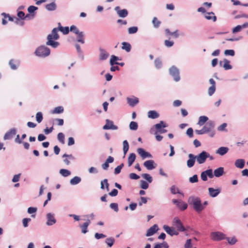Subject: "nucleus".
Listing matches in <instances>:
<instances>
[{
    "label": "nucleus",
    "mask_w": 248,
    "mask_h": 248,
    "mask_svg": "<svg viewBox=\"0 0 248 248\" xmlns=\"http://www.w3.org/2000/svg\"><path fill=\"white\" fill-rule=\"evenodd\" d=\"M137 151L138 154L143 159H145L147 157L151 158L152 157L150 153L145 151L142 148H139Z\"/></svg>",
    "instance_id": "15"
},
{
    "label": "nucleus",
    "mask_w": 248,
    "mask_h": 248,
    "mask_svg": "<svg viewBox=\"0 0 248 248\" xmlns=\"http://www.w3.org/2000/svg\"><path fill=\"white\" fill-rule=\"evenodd\" d=\"M56 5L54 2H51L46 5V8L48 11H53L56 9Z\"/></svg>",
    "instance_id": "38"
},
{
    "label": "nucleus",
    "mask_w": 248,
    "mask_h": 248,
    "mask_svg": "<svg viewBox=\"0 0 248 248\" xmlns=\"http://www.w3.org/2000/svg\"><path fill=\"white\" fill-rule=\"evenodd\" d=\"M106 124L103 126V129L117 130L118 126L113 124V122L108 119L106 120Z\"/></svg>",
    "instance_id": "10"
},
{
    "label": "nucleus",
    "mask_w": 248,
    "mask_h": 248,
    "mask_svg": "<svg viewBox=\"0 0 248 248\" xmlns=\"http://www.w3.org/2000/svg\"><path fill=\"white\" fill-rule=\"evenodd\" d=\"M77 41L83 44L85 43L84 41V33L83 31H79L78 33L76 34Z\"/></svg>",
    "instance_id": "25"
},
{
    "label": "nucleus",
    "mask_w": 248,
    "mask_h": 248,
    "mask_svg": "<svg viewBox=\"0 0 248 248\" xmlns=\"http://www.w3.org/2000/svg\"><path fill=\"white\" fill-rule=\"evenodd\" d=\"M209 193L211 197H215L217 196L220 192L219 189H214L212 187H209L208 188Z\"/></svg>",
    "instance_id": "23"
},
{
    "label": "nucleus",
    "mask_w": 248,
    "mask_h": 248,
    "mask_svg": "<svg viewBox=\"0 0 248 248\" xmlns=\"http://www.w3.org/2000/svg\"><path fill=\"white\" fill-rule=\"evenodd\" d=\"M122 46V49L125 50L126 52H129L131 50V45L127 42H123Z\"/></svg>",
    "instance_id": "35"
},
{
    "label": "nucleus",
    "mask_w": 248,
    "mask_h": 248,
    "mask_svg": "<svg viewBox=\"0 0 248 248\" xmlns=\"http://www.w3.org/2000/svg\"><path fill=\"white\" fill-rule=\"evenodd\" d=\"M149 185L148 184L144 181H141V184H140V187L143 189H146L148 188Z\"/></svg>",
    "instance_id": "57"
},
{
    "label": "nucleus",
    "mask_w": 248,
    "mask_h": 248,
    "mask_svg": "<svg viewBox=\"0 0 248 248\" xmlns=\"http://www.w3.org/2000/svg\"><path fill=\"white\" fill-rule=\"evenodd\" d=\"M31 220L30 218H24L22 220V223L23 226L24 227H27L28 226V222Z\"/></svg>",
    "instance_id": "61"
},
{
    "label": "nucleus",
    "mask_w": 248,
    "mask_h": 248,
    "mask_svg": "<svg viewBox=\"0 0 248 248\" xmlns=\"http://www.w3.org/2000/svg\"><path fill=\"white\" fill-rule=\"evenodd\" d=\"M138 31V28L137 27H130L128 29V31L129 34H133L137 32Z\"/></svg>",
    "instance_id": "52"
},
{
    "label": "nucleus",
    "mask_w": 248,
    "mask_h": 248,
    "mask_svg": "<svg viewBox=\"0 0 248 248\" xmlns=\"http://www.w3.org/2000/svg\"><path fill=\"white\" fill-rule=\"evenodd\" d=\"M124 167V164L122 163L119 166H118L114 170V174H118L120 173L122 169Z\"/></svg>",
    "instance_id": "49"
},
{
    "label": "nucleus",
    "mask_w": 248,
    "mask_h": 248,
    "mask_svg": "<svg viewBox=\"0 0 248 248\" xmlns=\"http://www.w3.org/2000/svg\"><path fill=\"white\" fill-rule=\"evenodd\" d=\"M163 229L165 232L171 236L177 235L179 233L177 231H175L173 228H171L167 225L163 226Z\"/></svg>",
    "instance_id": "12"
},
{
    "label": "nucleus",
    "mask_w": 248,
    "mask_h": 248,
    "mask_svg": "<svg viewBox=\"0 0 248 248\" xmlns=\"http://www.w3.org/2000/svg\"><path fill=\"white\" fill-rule=\"evenodd\" d=\"M129 178L131 179L137 180L140 178V176L134 173H131L129 174Z\"/></svg>",
    "instance_id": "63"
},
{
    "label": "nucleus",
    "mask_w": 248,
    "mask_h": 248,
    "mask_svg": "<svg viewBox=\"0 0 248 248\" xmlns=\"http://www.w3.org/2000/svg\"><path fill=\"white\" fill-rule=\"evenodd\" d=\"M155 126L158 132L160 133L167 132V130L162 129V128H165L167 126L163 121H160L159 123L155 124Z\"/></svg>",
    "instance_id": "11"
},
{
    "label": "nucleus",
    "mask_w": 248,
    "mask_h": 248,
    "mask_svg": "<svg viewBox=\"0 0 248 248\" xmlns=\"http://www.w3.org/2000/svg\"><path fill=\"white\" fill-rule=\"evenodd\" d=\"M223 172V168L219 167L214 170V175L216 177H219L222 175Z\"/></svg>",
    "instance_id": "30"
},
{
    "label": "nucleus",
    "mask_w": 248,
    "mask_h": 248,
    "mask_svg": "<svg viewBox=\"0 0 248 248\" xmlns=\"http://www.w3.org/2000/svg\"><path fill=\"white\" fill-rule=\"evenodd\" d=\"M210 237L211 239L214 241H220L226 238L225 234L220 232H211Z\"/></svg>",
    "instance_id": "5"
},
{
    "label": "nucleus",
    "mask_w": 248,
    "mask_h": 248,
    "mask_svg": "<svg viewBox=\"0 0 248 248\" xmlns=\"http://www.w3.org/2000/svg\"><path fill=\"white\" fill-rule=\"evenodd\" d=\"M135 159L136 155L134 153L130 154L128 158V165L129 167L132 165L133 162L135 161Z\"/></svg>",
    "instance_id": "33"
},
{
    "label": "nucleus",
    "mask_w": 248,
    "mask_h": 248,
    "mask_svg": "<svg viewBox=\"0 0 248 248\" xmlns=\"http://www.w3.org/2000/svg\"><path fill=\"white\" fill-rule=\"evenodd\" d=\"M60 173L64 177H67L69 176L71 172L69 170L66 169H61L60 170Z\"/></svg>",
    "instance_id": "44"
},
{
    "label": "nucleus",
    "mask_w": 248,
    "mask_h": 248,
    "mask_svg": "<svg viewBox=\"0 0 248 248\" xmlns=\"http://www.w3.org/2000/svg\"><path fill=\"white\" fill-rule=\"evenodd\" d=\"M191 247V239H187L185 244V248H190Z\"/></svg>",
    "instance_id": "64"
},
{
    "label": "nucleus",
    "mask_w": 248,
    "mask_h": 248,
    "mask_svg": "<svg viewBox=\"0 0 248 248\" xmlns=\"http://www.w3.org/2000/svg\"><path fill=\"white\" fill-rule=\"evenodd\" d=\"M110 207L113 209L115 212L118 211V207L117 203H112L110 204Z\"/></svg>",
    "instance_id": "62"
},
{
    "label": "nucleus",
    "mask_w": 248,
    "mask_h": 248,
    "mask_svg": "<svg viewBox=\"0 0 248 248\" xmlns=\"http://www.w3.org/2000/svg\"><path fill=\"white\" fill-rule=\"evenodd\" d=\"M188 202L189 204L193 206L194 209L198 213L202 212L204 209V206L198 197H190L188 200Z\"/></svg>",
    "instance_id": "2"
},
{
    "label": "nucleus",
    "mask_w": 248,
    "mask_h": 248,
    "mask_svg": "<svg viewBox=\"0 0 248 248\" xmlns=\"http://www.w3.org/2000/svg\"><path fill=\"white\" fill-rule=\"evenodd\" d=\"M172 202L182 211L186 210L187 207V204L181 200L173 199L172 200Z\"/></svg>",
    "instance_id": "9"
},
{
    "label": "nucleus",
    "mask_w": 248,
    "mask_h": 248,
    "mask_svg": "<svg viewBox=\"0 0 248 248\" xmlns=\"http://www.w3.org/2000/svg\"><path fill=\"white\" fill-rule=\"evenodd\" d=\"M117 14L120 17H125L128 15V12L126 9L120 10L117 11Z\"/></svg>",
    "instance_id": "36"
},
{
    "label": "nucleus",
    "mask_w": 248,
    "mask_h": 248,
    "mask_svg": "<svg viewBox=\"0 0 248 248\" xmlns=\"http://www.w3.org/2000/svg\"><path fill=\"white\" fill-rule=\"evenodd\" d=\"M204 17L207 20H212L214 22L217 20V17L215 16L213 12L207 13L205 16Z\"/></svg>",
    "instance_id": "27"
},
{
    "label": "nucleus",
    "mask_w": 248,
    "mask_h": 248,
    "mask_svg": "<svg viewBox=\"0 0 248 248\" xmlns=\"http://www.w3.org/2000/svg\"><path fill=\"white\" fill-rule=\"evenodd\" d=\"M219 64L226 70L231 69L232 68V66L230 64L229 61L226 59H224L223 61H220Z\"/></svg>",
    "instance_id": "17"
},
{
    "label": "nucleus",
    "mask_w": 248,
    "mask_h": 248,
    "mask_svg": "<svg viewBox=\"0 0 248 248\" xmlns=\"http://www.w3.org/2000/svg\"><path fill=\"white\" fill-rule=\"evenodd\" d=\"M199 164H202L205 162L207 158L210 157V155L205 151H202L198 155L195 156Z\"/></svg>",
    "instance_id": "7"
},
{
    "label": "nucleus",
    "mask_w": 248,
    "mask_h": 248,
    "mask_svg": "<svg viewBox=\"0 0 248 248\" xmlns=\"http://www.w3.org/2000/svg\"><path fill=\"white\" fill-rule=\"evenodd\" d=\"M17 16L18 17L21 18V19H32L34 17V14H33V15H30V14H27L26 16H25V14L22 11H19L17 13Z\"/></svg>",
    "instance_id": "21"
},
{
    "label": "nucleus",
    "mask_w": 248,
    "mask_h": 248,
    "mask_svg": "<svg viewBox=\"0 0 248 248\" xmlns=\"http://www.w3.org/2000/svg\"><path fill=\"white\" fill-rule=\"evenodd\" d=\"M245 165V161L242 159H239L235 161V166L238 168L242 169Z\"/></svg>",
    "instance_id": "29"
},
{
    "label": "nucleus",
    "mask_w": 248,
    "mask_h": 248,
    "mask_svg": "<svg viewBox=\"0 0 248 248\" xmlns=\"http://www.w3.org/2000/svg\"><path fill=\"white\" fill-rule=\"evenodd\" d=\"M9 65L11 69L15 70L19 65V62L18 61H15L14 60H11L9 62Z\"/></svg>",
    "instance_id": "34"
},
{
    "label": "nucleus",
    "mask_w": 248,
    "mask_h": 248,
    "mask_svg": "<svg viewBox=\"0 0 248 248\" xmlns=\"http://www.w3.org/2000/svg\"><path fill=\"white\" fill-rule=\"evenodd\" d=\"M50 52L49 48L45 46H41L36 49L35 53L39 57H45L48 56Z\"/></svg>",
    "instance_id": "4"
},
{
    "label": "nucleus",
    "mask_w": 248,
    "mask_h": 248,
    "mask_svg": "<svg viewBox=\"0 0 248 248\" xmlns=\"http://www.w3.org/2000/svg\"><path fill=\"white\" fill-rule=\"evenodd\" d=\"M16 130L15 128H12L9 131L5 133L3 139L5 140L12 139L14 136L16 134Z\"/></svg>",
    "instance_id": "14"
},
{
    "label": "nucleus",
    "mask_w": 248,
    "mask_h": 248,
    "mask_svg": "<svg viewBox=\"0 0 248 248\" xmlns=\"http://www.w3.org/2000/svg\"><path fill=\"white\" fill-rule=\"evenodd\" d=\"M99 60L103 61L106 60L109 56V54L105 49L99 48Z\"/></svg>",
    "instance_id": "16"
},
{
    "label": "nucleus",
    "mask_w": 248,
    "mask_h": 248,
    "mask_svg": "<svg viewBox=\"0 0 248 248\" xmlns=\"http://www.w3.org/2000/svg\"><path fill=\"white\" fill-rule=\"evenodd\" d=\"M118 60V57L114 55H112L110 60V64L111 65H113L114 64H119V63L116 62V61Z\"/></svg>",
    "instance_id": "43"
},
{
    "label": "nucleus",
    "mask_w": 248,
    "mask_h": 248,
    "mask_svg": "<svg viewBox=\"0 0 248 248\" xmlns=\"http://www.w3.org/2000/svg\"><path fill=\"white\" fill-rule=\"evenodd\" d=\"M215 123L214 121H209L203 126V128L205 133H209V136L211 137L215 135Z\"/></svg>",
    "instance_id": "3"
},
{
    "label": "nucleus",
    "mask_w": 248,
    "mask_h": 248,
    "mask_svg": "<svg viewBox=\"0 0 248 248\" xmlns=\"http://www.w3.org/2000/svg\"><path fill=\"white\" fill-rule=\"evenodd\" d=\"M61 31L64 34H67L69 32L68 27H63L59 26L58 28H54L51 33L47 35V42L46 45L50 46L53 48H56L59 46V43L55 41L59 38V35L58 33V31Z\"/></svg>",
    "instance_id": "1"
},
{
    "label": "nucleus",
    "mask_w": 248,
    "mask_h": 248,
    "mask_svg": "<svg viewBox=\"0 0 248 248\" xmlns=\"http://www.w3.org/2000/svg\"><path fill=\"white\" fill-rule=\"evenodd\" d=\"M58 140L62 144L64 143V136L63 133H59L58 134Z\"/></svg>",
    "instance_id": "51"
},
{
    "label": "nucleus",
    "mask_w": 248,
    "mask_h": 248,
    "mask_svg": "<svg viewBox=\"0 0 248 248\" xmlns=\"http://www.w3.org/2000/svg\"><path fill=\"white\" fill-rule=\"evenodd\" d=\"M246 27V25L245 24L243 25L242 26L241 25H237L235 28H234L232 30V32L233 33H236L237 32L240 31L242 28H245Z\"/></svg>",
    "instance_id": "46"
},
{
    "label": "nucleus",
    "mask_w": 248,
    "mask_h": 248,
    "mask_svg": "<svg viewBox=\"0 0 248 248\" xmlns=\"http://www.w3.org/2000/svg\"><path fill=\"white\" fill-rule=\"evenodd\" d=\"M152 23L155 28H158L161 23L160 21L156 17H154Z\"/></svg>",
    "instance_id": "48"
},
{
    "label": "nucleus",
    "mask_w": 248,
    "mask_h": 248,
    "mask_svg": "<svg viewBox=\"0 0 248 248\" xmlns=\"http://www.w3.org/2000/svg\"><path fill=\"white\" fill-rule=\"evenodd\" d=\"M172 225L180 232H184L186 229L181 220L177 217H175L172 220Z\"/></svg>",
    "instance_id": "6"
},
{
    "label": "nucleus",
    "mask_w": 248,
    "mask_h": 248,
    "mask_svg": "<svg viewBox=\"0 0 248 248\" xmlns=\"http://www.w3.org/2000/svg\"><path fill=\"white\" fill-rule=\"evenodd\" d=\"M38 8L34 6H30L28 8V11L31 14L30 15H32L31 14L33 13Z\"/></svg>",
    "instance_id": "55"
},
{
    "label": "nucleus",
    "mask_w": 248,
    "mask_h": 248,
    "mask_svg": "<svg viewBox=\"0 0 248 248\" xmlns=\"http://www.w3.org/2000/svg\"><path fill=\"white\" fill-rule=\"evenodd\" d=\"M106 244L109 247H111L112 246V245H113L114 242H115V239L113 237H109V238H108L106 239V241H105Z\"/></svg>",
    "instance_id": "41"
},
{
    "label": "nucleus",
    "mask_w": 248,
    "mask_h": 248,
    "mask_svg": "<svg viewBox=\"0 0 248 248\" xmlns=\"http://www.w3.org/2000/svg\"><path fill=\"white\" fill-rule=\"evenodd\" d=\"M90 223V220H88L86 222L80 226L81 228V232L83 233H86L88 232L87 228Z\"/></svg>",
    "instance_id": "31"
},
{
    "label": "nucleus",
    "mask_w": 248,
    "mask_h": 248,
    "mask_svg": "<svg viewBox=\"0 0 248 248\" xmlns=\"http://www.w3.org/2000/svg\"><path fill=\"white\" fill-rule=\"evenodd\" d=\"M209 82L212 85L208 90V93L210 96H211L214 94L216 91V82L213 78L209 79Z\"/></svg>",
    "instance_id": "13"
},
{
    "label": "nucleus",
    "mask_w": 248,
    "mask_h": 248,
    "mask_svg": "<svg viewBox=\"0 0 248 248\" xmlns=\"http://www.w3.org/2000/svg\"><path fill=\"white\" fill-rule=\"evenodd\" d=\"M189 159L187 161V166L189 168H191L194 165L196 156L192 154L188 155Z\"/></svg>",
    "instance_id": "20"
},
{
    "label": "nucleus",
    "mask_w": 248,
    "mask_h": 248,
    "mask_svg": "<svg viewBox=\"0 0 248 248\" xmlns=\"http://www.w3.org/2000/svg\"><path fill=\"white\" fill-rule=\"evenodd\" d=\"M224 54L226 55H230L233 56L234 55V51L233 50L227 49L225 51Z\"/></svg>",
    "instance_id": "58"
},
{
    "label": "nucleus",
    "mask_w": 248,
    "mask_h": 248,
    "mask_svg": "<svg viewBox=\"0 0 248 248\" xmlns=\"http://www.w3.org/2000/svg\"><path fill=\"white\" fill-rule=\"evenodd\" d=\"M225 239L228 241V242L231 245H234L237 242V239L235 237H232V238L226 237Z\"/></svg>",
    "instance_id": "47"
},
{
    "label": "nucleus",
    "mask_w": 248,
    "mask_h": 248,
    "mask_svg": "<svg viewBox=\"0 0 248 248\" xmlns=\"http://www.w3.org/2000/svg\"><path fill=\"white\" fill-rule=\"evenodd\" d=\"M63 108L62 106H59L56 107L52 111V113L53 114H60L63 112Z\"/></svg>",
    "instance_id": "37"
},
{
    "label": "nucleus",
    "mask_w": 248,
    "mask_h": 248,
    "mask_svg": "<svg viewBox=\"0 0 248 248\" xmlns=\"http://www.w3.org/2000/svg\"><path fill=\"white\" fill-rule=\"evenodd\" d=\"M169 71L170 75L173 77L175 81H178L180 80L179 72L176 67L172 66L170 68Z\"/></svg>",
    "instance_id": "8"
},
{
    "label": "nucleus",
    "mask_w": 248,
    "mask_h": 248,
    "mask_svg": "<svg viewBox=\"0 0 248 248\" xmlns=\"http://www.w3.org/2000/svg\"><path fill=\"white\" fill-rule=\"evenodd\" d=\"M138 125L137 123L132 121L130 123L129 128L131 130H136L138 129Z\"/></svg>",
    "instance_id": "45"
},
{
    "label": "nucleus",
    "mask_w": 248,
    "mask_h": 248,
    "mask_svg": "<svg viewBox=\"0 0 248 248\" xmlns=\"http://www.w3.org/2000/svg\"><path fill=\"white\" fill-rule=\"evenodd\" d=\"M158 230V226L157 225L155 224L150 227L147 231L146 236H150L155 233Z\"/></svg>",
    "instance_id": "18"
},
{
    "label": "nucleus",
    "mask_w": 248,
    "mask_h": 248,
    "mask_svg": "<svg viewBox=\"0 0 248 248\" xmlns=\"http://www.w3.org/2000/svg\"><path fill=\"white\" fill-rule=\"evenodd\" d=\"M155 66L157 68H160L162 66V62L160 59H156L155 61Z\"/></svg>",
    "instance_id": "53"
},
{
    "label": "nucleus",
    "mask_w": 248,
    "mask_h": 248,
    "mask_svg": "<svg viewBox=\"0 0 248 248\" xmlns=\"http://www.w3.org/2000/svg\"><path fill=\"white\" fill-rule=\"evenodd\" d=\"M47 221L46 222V224L49 226L52 225L56 222L54 216L51 213H48L47 214Z\"/></svg>",
    "instance_id": "22"
},
{
    "label": "nucleus",
    "mask_w": 248,
    "mask_h": 248,
    "mask_svg": "<svg viewBox=\"0 0 248 248\" xmlns=\"http://www.w3.org/2000/svg\"><path fill=\"white\" fill-rule=\"evenodd\" d=\"M36 121L38 123H40L43 119V114H42V113L41 112H38L36 114Z\"/></svg>",
    "instance_id": "42"
},
{
    "label": "nucleus",
    "mask_w": 248,
    "mask_h": 248,
    "mask_svg": "<svg viewBox=\"0 0 248 248\" xmlns=\"http://www.w3.org/2000/svg\"><path fill=\"white\" fill-rule=\"evenodd\" d=\"M142 177L147 180L149 183H151L152 181V177L147 173H144L142 174Z\"/></svg>",
    "instance_id": "50"
},
{
    "label": "nucleus",
    "mask_w": 248,
    "mask_h": 248,
    "mask_svg": "<svg viewBox=\"0 0 248 248\" xmlns=\"http://www.w3.org/2000/svg\"><path fill=\"white\" fill-rule=\"evenodd\" d=\"M208 118L205 116H202L199 117L198 124L200 125H203L207 121Z\"/></svg>",
    "instance_id": "32"
},
{
    "label": "nucleus",
    "mask_w": 248,
    "mask_h": 248,
    "mask_svg": "<svg viewBox=\"0 0 248 248\" xmlns=\"http://www.w3.org/2000/svg\"><path fill=\"white\" fill-rule=\"evenodd\" d=\"M123 151L124 155H125L128 149H129V144L127 140H125L123 142Z\"/></svg>",
    "instance_id": "40"
},
{
    "label": "nucleus",
    "mask_w": 248,
    "mask_h": 248,
    "mask_svg": "<svg viewBox=\"0 0 248 248\" xmlns=\"http://www.w3.org/2000/svg\"><path fill=\"white\" fill-rule=\"evenodd\" d=\"M155 162L153 160H149L144 162L143 165L147 169L151 170L155 168Z\"/></svg>",
    "instance_id": "19"
},
{
    "label": "nucleus",
    "mask_w": 248,
    "mask_h": 248,
    "mask_svg": "<svg viewBox=\"0 0 248 248\" xmlns=\"http://www.w3.org/2000/svg\"><path fill=\"white\" fill-rule=\"evenodd\" d=\"M205 172L207 177L208 176L210 178H212L214 177L212 170L209 169L205 170Z\"/></svg>",
    "instance_id": "59"
},
{
    "label": "nucleus",
    "mask_w": 248,
    "mask_h": 248,
    "mask_svg": "<svg viewBox=\"0 0 248 248\" xmlns=\"http://www.w3.org/2000/svg\"><path fill=\"white\" fill-rule=\"evenodd\" d=\"M159 116V113H158L155 110H150L148 112V117L151 119H156L158 118Z\"/></svg>",
    "instance_id": "28"
},
{
    "label": "nucleus",
    "mask_w": 248,
    "mask_h": 248,
    "mask_svg": "<svg viewBox=\"0 0 248 248\" xmlns=\"http://www.w3.org/2000/svg\"><path fill=\"white\" fill-rule=\"evenodd\" d=\"M170 191L172 194H175L176 193H181L178 188L175 187V186H172L170 187Z\"/></svg>",
    "instance_id": "54"
},
{
    "label": "nucleus",
    "mask_w": 248,
    "mask_h": 248,
    "mask_svg": "<svg viewBox=\"0 0 248 248\" xmlns=\"http://www.w3.org/2000/svg\"><path fill=\"white\" fill-rule=\"evenodd\" d=\"M127 101L128 104L131 107L135 106L136 104H137L139 103V99L137 97H127Z\"/></svg>",
    "instance_id": "24"
},
{
    "label": "nucleus",
    "mask_w": 248,
    "mask_h": 248,
    "mask_svg": "<svg viewBox=\"0 0 248 248\" xmlns=\"http://www.w3.org/2000/svg\"><path fill=\"white\" fill-rule=\"evenodd\" d=\"M81 181V178L78 176H75L70 180V184L73 185H77Z\"/></svg>",
    "instance_id": "39"
},
{
    "label": "nucleus",
    "mask_w": 248,
    "mask_h": 248,
    "mask_svg": "<svg viewBox=\"0 0 248 248\" xmlns=\"http://www.w3.org/2000/svg\"><path fill=\"white\" fill-rule=\"evenodd\" d=\"M70 30L71 31L74 32V33H75L76 34L78 33L79 32V30L78 29V28L75 26V25H72L70 27Z\"/></svg>",
    "instance_id": "56"
},
{
    "label": "nucleus",
    "mask_w": 248,
    "mask_h": 248,
    "mask_svg": "<svg viewBox=\"0 0 248 248\" xmlns=\"http://www.w3.org/2000/svg\"><path fill=\"white\" fill-rule=\"evenodd\" d=\"M190 182L192 183H196L198 181V178L197 175H194L192 177L189 178Z\"/></svg>",
    "instance_id": "60"
},
{
    "label": "nucleus",
    "mask_w": 248,
    "mask_h": 248,
    "mask_svg": "<svg viewBox=\"0 0 248 248\" xmlns=\"http://www.w3.org/2000/svg\"><path fill=\"white\" fill-rule=\"evenodd\" d=\"M229 151V148L226 147H221L219 148L216 152V154L221 155L226 154Z\"/></svg>",
    "instance_id": "26"
}]
</instances>
